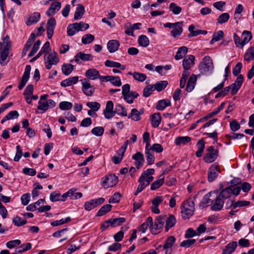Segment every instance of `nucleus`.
Returning <instances> with one entry per match:
<instances>
[{
	"label": "nucleus",
	"instance_id": "f257e3e1",
	"mask_svg": "<svg viewBox=\"0 0 254 254\" xmlns=\"http://www.w3.org/2000/svg\"><path fill=\"white\" fill-rule=\"evenodd\" d=\"M0 42V63L1 65H5L7 62L6 60L9 54V50L11 47L9 37L6 35Z\"/></svg>",
	"mask_w": 254,
	"mask_h": 254
},
{
	"label": "nucleus",
	"instance_id": "f03ea898",
	"mask_svg": "<svg viewBox=\"0 0 254 254\" xmlns=\"http://www.w3.org/2000/svg\"><path fill=\"white\" fill-rule=\"evenodd\" d=\"M198 69L200 73L203 75L210 74L214 69L213 62L211 58L209 56L204 57L199 65Z\"/></svg>",
	"mask_w": 254,
	"mask_h": 254
},
{
	"label": "nucleus",
	"instance_id": "7ed1b4c3",
	"mask_svg": "<svg viewBox=\"0 0 254 254\" xmlns=\"http://www.w3.org/2000/svg\"><path fill=\"white\" fill-rule=\"evenodd\" d=\"M89 27L88 24L80 22L69 24L67 28V33L69 36H73L80 31H84Z\"/></svg>",
	"mask_w": 254,
	"mask_h": 254
},
{
	"label": "nucleus",
	"instance_id": "20e7f679",
	"mask_svg": "<svg viewBox=\"0 0 254 254\" xmlns=\"http://www.w3.org/2000/svg\"><path fill=\"white\" fill-rule=\"evenodd\" d=\"M194 209V203L192 200H188L184 202L181 210L182 216L183 219H188L193 214Z\"/></svg>",
	"mask_w": 254,
	"mask_h": 254
},
{
	"label": "nucleus",
	"instance_id": "39448f33",
	"mask_svg": "<svg viewBox=\"0 0 254 254\" xmlns=\"http://www.w3.org/2000/svg\"><path fill=\"white\" fill-rule=\"evenodd\" d=\"M45 64L47 69H50L53 65L59 62V58L56 52L47 53L44 56Z\"/></svg>",
	"mask_w": 254,
	"mask_h": 254
},
{
	"label": "nucleus",
	"instance_id": "423d86ee",
	"mask_svg": "<svg viewBox=\"0 0 254 254\" xmlns=\"http://www.w3.org/2000/svg\"><path fill=\"white\" fill-rule=\"evenodd\" d=\"M206 153L203 156V160L207 163L213 162L217 158L218 151L215 149L214 146H210L206 149Z\"/></svg>",
	"mask_w": 254,
	"mask_h": 254
},
{
	"label": "nucleus",
	"instance_id": "0eeeda50",
	"mask_svg": "<svg viewBox=\"0 0 254 254\" xmlns=\"http://www.w3.org/2000/svg\"><path fill=\"white\" fill-rule=\"evenodd\" d=\"M166 221V215H161L157 217L154 221V226L151 228V232L153 234H158L163 228Z\"/></svg>",
	"mask_w": 254,
	"mask_h": 254
},
{
	"label": "nucleus",
	"instance_id": "6e6552de",
	"mask_svg": "<svg viewBox=\"0 0 254 254\" xmlns=\"http://www.w3.org/2000/svg\"><path fill=\"white\" fill-rule=\"evenodd\" d=\"M102 186L105 188L115 186L118 183V178L114 174L107 175L102 179Z\"/></svg>",
	"mask_w": 254,
	"mask_h": 254
},
{
	"label": "nucleus",
	"instance_id": "1a4fd4ad",
	"mask_svg": "<svg viewBox=\"0 0 254 254\" xmlns=\"http://www.w3.org/2000/svg\"><path fill=\"white\" fill-rule=\"evenodd\" d=\"M220 173L219 165L217 163L211 165L208 170V181L212 182L215 181Z\"/></svg>",
	"mask_w": 254,
	"mask_h": 254
},
{
	"label": "nucleus",
	"instance_id": "9d476101",
	"mask_svg": "<svg viewBox=\"0 0 254 254\" xmlns=\"http://www.w3.org/2000/svg\"><path fill=\"white\" fill-rule=\"evenodd\" d=\"M114 104L112 101H108L106 103V108L103 111L105 118L110 119L115 115V110H113Z\"/></svg>",
	"mask_w": 254,
	"mask_h": 254
},
{
	"label": "nucleus",
	"instance_id": "9b49d317",
	"mask_svg": "<svg viewBox=\"0 0 254 254\" xmlns=\"http://www.w3.org/2000/svg\"><path fill=\"white\" fill-rule=\"evenodd\" d=\"M195 57L193 55H189L183 61L184 71H189L194 64Z\"/></svg>",
	"mask_w": 254,
	"mask_h": 254
},
{
	"label": "nucleus",
	"instance_id": "f8f14e48",
	"mask_svg": "<svg viewBox=\"0 0 254 254\" xmlns=\"http://www.w3.org/2000/svg\"><path fill=\"white\" fill-rule=\"evenodd\" d=\"M176 239L174 236L169 237L165 241L163 246V248L165 250V254H171L172 253V247L175 243Z\"/></svg>",
	"mask_w": 254,
	"mask_h": 254
},
{
	"label": "nucleus",
	"instance_id": "ddd939ff",
	"mask_svg": "<svg viewBox=\"0 0 254 254\" xmlns=\"http://www.w3.org/2000/svg\"><path fill=\"white\" fill-rule=\"evenodd\" d=\"M31 69V67L30 65H27L26 66L24 72L21 80V82L18 86V89L19 90L23 89V88L26 84L27 81L28 80L30 77Z\"/></svg>",
	"mask_w": 254,
	"mask_h": 254
},
{
	"label": "nucleus",
	"instance_id": "4468645a",
	"mask_svg": "<svg viewBox=\"0 0 254 254\" xmlns=\"http://www.w3.org/2000/svg\"><path fill=\"white\" fill-rule=\"evenodd\" d=\"M93 57L91 54L79 52L74 56V61L77 64H79L80 61H91L93 60Z\"/></svg>",
	"mask_w": 254,
	"mask_h": 254
},
{
	"label": "nucleus",
	"instance_id": "2eb2a0df",
	"mask_svg": "<svg viewBox=\"0 0 254 254\" xmlns=\"http://www.w3.org/2000/svg\"><path fill=\"white\" fill-rule=\"evenodd\" d=\"M82 89L87 96H91L94 92V88L91 85L89 81L84 79L82 82Z\"/></svg>",
	"mask_w": 254,
	"mask_h": 254
},
{
	"label": "nucleus",
	"instance_id": "dca6fc26",
	"mask_svg": "<svg viewBox=\"0 0 254 254\" xmlns=\"http://www.w3.org/2000/svg\"><path fill=\"white\" fill-rule=\"evenodd\" d=\"M56 25V21L55 18L52 17L48 20L47 26V33L49 39H51L53 35Z\"/></svg>",
	"mask_w": 254,
	"mask_h": 254
},
{
	"label": "nucleus",
	"instance_id": "f3484780",
	"mask_svg": "<svg viewBox=\"0 0 254 254\" xmlns=\"http://www.w3.org/2000/svg\"><path fill=\"white\" fill-rule=\"evenodd\" d=\"M183 22H176L175 26L174 27L173 30L171 32V35L174 38H176L178 36H180L182 34L183 31Z\"/></svg>",
	"mask_w": 254,
	"mask_h": 254
},
{
	"label": "nucleus",
	"instance_id": "a211bd4d",
	"mask_svg": "<svg viewBox=\"0 0 254 254\" xmlns=\"http://www.w3.org/2000/svg\"><path fill=\"white\" fill-rule=\"evenodd\" d=\"M61 7V3L60 2H54L52 3L51 6L47 10L46 14L49 16L53 15L60 9Z\"/></svg>",
	"mask_w": 254,
	"mask_h": 254
},
{
	"label": "nucleus",
	"instance_id": "6ab92c4d",
	"mask_svg": "<svg viewBox=\"0 0 254 254\" xmlns=\"http://www.w3.org/2000/svg\"><path fill=\"white\" fill-rule=\"evenodd\" d=\"M132 158L135 160V165L137 169H139L142 167L144 159L143 155L139 152L134 154L132 156Z\"/></svg>",
	"mask_w": 254,
	"mask_h": 254
},
{
	"label": "nucleus",
	"instance_id": "aec40b11",
	"mask_svg": "<svg viewBox=\"0 0 254 254\" xmlns=\"http://www.w3.org/2000/svg\"><path fill=\"white\" fill-rule=\"evenodd\" d=\"M153 219L151 217H148L146 221L143 223L139 227L138 230L142 233H145L146 230L149 228L151 230V227H153Z\"/></svg>",
	"mask_w": 254,
	"mask_h": 254
},
{
	"label": "nucleus",
	"instance_id": "412c9836",
	"mask_svg": "<svg viewBox=\"0 0 254 254\" xmlns=\"http://www.w3.org/2000/svg\"><path fill=\"white\" fill-rule=\"evenodd\" d=\"M120 46V42L117 40H111L107 44V49L111 53L116 52L119 49Z\"/></svg>",
	"mask_w": 254,
	"mask_h": 254
},
{
	"label": "nucleus",
	"instance_id": "4be33fe9",
	"mask_svg": "<svg viewBox=\"0 0 254 254\" xmlns=\"http://www.w3.org/2000/svg\"><path fill=\"white\" fill-rule=\"evenodd\" d=\"M237 242L233 241L228 243L223 250L222 254H232L237 247Z\"/></svg>",
	"mask_w": 254,
	"mask_h": 254
},
{
	"label": "nucleus",
	"instance_id": "5701e85b",
	"mask_svg": "<svg viewBox=\"0 0 254 254\" xmlns=\"http://www.w3.org/2000/svg\"><path fill=\"white\" fill-rule=\"evenodd\" d=\"M224 203V200L218 195L212 205L211 209L213 211H219L223 208Z\"/></svg>",
	"mask_w": 254,
	"mask_h": 254
},
{
	"label": "nucleus",
	"instance_id": "b1692460",
	"mask_svg": "<svg viewBox=\"0 0 254 254\" xmlns=\"http://www.w3.org/2000/svg\"><path fill=\"white\" fill-rule=\"evenodd\" d=\"M197 78L195 75L192 74L189 79L188 82L187 84L186 90L188 92H191L194 89Z\"/></svg>",
	"mask_w": 254,
	"mask_h": 254
},
{
	"label": "nucleus",
	"instance_id": "393cba45",
	"mask_svg": "<svg viewBox=\"0 0 254 254\" xmlns=\"http://www.w3.org/2000/svg\"><path fill=\"white\" fill-rule=\"evenodd\" d=\"M78 76H72L68 78L61 82V85L63 87L71 86L76 83L78 81Z\"/></svg>",
	"mask_w": 254,
	"mask_h": 254
},
{
	"label": "nucleus",
	"instance_id": "a878e982",
	"mask_svg": "<svg viewBox=\"0 0 254 254\" xmlns=\"http://www.w3.org/2000/svg\"><path fill=\"white\" fill-rule=\"evenodd\" d=\"M40 14L39 12H34L32 14L26 21L27 25L30 26L38 22L40 19Z\"/></svg>",
	"mask_w": 254,
	"mask_h": 254
},
{
	"label": "nucleus",
	"instance_id": "bb28decb",
	"mask_svg": "<svg viewBox=\"0 0 254 254\" xmlns=\"http://www.w3.org/2000/svg\"><path fill=\"white\" fill-rule=\"evenodd\" d=\"M165 222V230L167 232L170 228L175 225L176 223V219L173 215L170 214L167 218H166Z\"/></svg>",
	"mask_w": 254,
	"mask_h": 254
},
{
	"label": "nucleus",
	"instance_id": "cd10ccee",
	"mask_svg": "<svg viewBox=\"0 0 254 254\" xmlns=\"http://www.w3.org/2000/svg\"><path fill=\"white\" fill-rule=\"evenodd\" d=\"M143 113L142 110L138 111L136 109H132L131 111V113L128 115V118H131L134 121H138L140 120V115Z\"/></svg>",
	"mask_w": 254,
	"mask_h": 254
},
{
	"label": "nucleus",
	"instance_id": "c85d7f7f",
	"mask_svg": "<svg viewBox=\"0 0 254 254\" xmlns=\"http://www.w3.org/2000/svg\"><path fill=\"white\" fill-rule=\"evenodd\" d=\"M85 75L87 77L92 80L98 78L100 76L99 71L95 68L89 69L86 71Z\"/></svg>",
	"mask_w": 254,
	"mask_h": 254
},
{
	"label": "nucleus",
	"instance_id": "c756f323",
	"mask_svg": "<svg viewBox=\"0 0 254 254\" xmlns=\"http://www.w3.org/2000/svg\"><path fill=\"white\" fill-rule=\"evenodd\" d=\"M128 75H131L133 76V78L138 81L143 82L146 79V75L142 73L138 72H128L127 73Z\"/></svg>",
	"mask_w": 254,
	"mask_h": 254
},
{
	"label": "nucleus",
	"instance_id": "7c9ffc66",
	"mask_svg": "<svg viewBox=\"0 0 254 254\" xmlns=\"http://www.w3.org/2000/svg\"><path fill=\"white\" fill-rule=\"evenodd\" d=\"M161 117L160 113H155L152 115L151 117V123L152 127H157L161 123Z\"/></svg>",
	"mask_w": 254,
	"mask_h": 254
},
{
	"label": "nucleus",
	"instance_id": "2f4dec72",
	"mask_svg": "<svg viewBox=\"0 0 254 254\" xmlns=\"http://www.w3.org/2000/svg\"><path fill=\"white\" fill-rule=\"evenodd\" d=\"M164 182V176L163 174L159 176L158 180L154 181L151 185L150 189L151 190H156L159 188Z\"/></svg>",
	"mask_w": 254,
	"mask_h": 254
},
{
	"label": "nucleus",
	"instance_id": "473e14b6",
	"mask_svg": "<svg viewBox=\"0 0 254 254\" xmlns=\"http://www.w3.org/2000/svg\"><path fill=\"white\" fill-rule=\"evenodd\" d=\"M105 65L107 67L120 68L122 70H125L126 68V65L121 64L120 63L107 60L105 62Z\"/></svg>",
	"mask_w": 254,
	"mask_h": 254
},
{
	"label": "nucleus",
	"instance_id": "72a5a7b5",
	"mask_svg": "<svg viewBox=\"0 0 254 254\" xmlns=\"http://www.w3.org/2000/svg\"><path fill=\"white\" fill-rule=\"evenodd\" d=\"M139 94L134 91H131L128 94H125L124 96V100L128 103L131 104L133 103L135 98H136Z\"/></svg>",
	"mask_w": 254,
	"mask_h": 254
},
{
	"label": "nucleus",
	"instance_id": "f704fd0d",
	"mask_svg": "<svg viewBox=\"0 0 254 254\" xmlns=\"http://www.w3.org/2000/svg\"><path fill=\"white\" fill-rule=\"evenodd\" d=\"M215 191H210L205 194L204 197H203L202 201L200 203V206L202 207H204L206 206H208L210 204L212 203V201L210 199V197L211 196V194L213 193H215Z\"/></svg>",
	"mask_w": 254,
	"mask_h": 254
},
{
	"label": "nucleus",
	"instance_id": "c9c22d12",
	"mask_svg": "<svg viewBox=\"0 0 254 254\" xmlns=\"http://www.w3.org/2000/svg\"><path fill=\"white\" fill-rule=\"evenodd\" d=\"M85 12V9L84 6L81 4H78L77 7H76L74 15V18L75 20H79L80 19L83 15Z\"/></svg>",
	"mask_w": 254,
	"mask_h": 254
},
{
	"label": "nucleus",
	"instance_id": "e433bc0d",
	"mask_svg": "<svg viewBox=\"0 0 254 254\" xmlns=\"http://www.w3.org/2000/svg\"><path fill=\"white\" fill-rule=\"evenodd\" d=\"M188 52V48L187 47L182 46L179 48L176 55L175 56V59L176 60H179L183 59Z\"/></svg>",
	"mask_w": 254,
	"mask_h": 254
},
{
	"label": "nucleus",
	"instance_id": "4c0bfd02",
	"mask_svg": "<svg viewBox=\"0 0 254 254\" xmlns=\"http://www.w3.org/2000/svg\"><path fill=\"white\" fill-rule=\"evenodd\" d=\"M230 203V206H232L233 209H235L237 207L249 206L251 202L249 201L242 200L235 202H234L233 201H231Z\"/></svg>",
	"mask_w": 254,
	"mask_h": 254
},
{
	"label": "nucleus",
	"instance_id": "58836bf2",
	"mask_svg": "<svg viewBox=\"0 0 254 254\" xmlns=\"http://www.w3.org/2000/svg\"><path fill=\"white\" fill-rule=\"evenodd\" d=\"M232 194V188L231 187H227L222 190L218 196L223 200L224 199L229 198Z\"/></svg>",
	"mask_w": 254,
	"mask_h": 254
},
{
	"label": "nucleus",
	"instance_id": "ea45409f",
	"mask_svg": "<svg viewBox=\"0 0 254 254\" xmlns=\"http://www.w3.org/2000/svg\"><path fill=\"white\" fill-rule=\"evenodd\" d=\"M191 140L189 136H179L175 139V143L176 145H185Z\"/></svg>",
	"mask_w": 254,
	"mask_h": 254
},
{
	"label": "nucleus",
	"instance_id": "a19ab883",
	"mask_svg": "<svg viewBox=\"0 0 254 254\" xmlns=\"http://www.w3.org/2000/svg\"><path fill=\"white\" fill-rule=\"evenodd\" d=\"M243 40L242 41V47L248 43L252 38V35L251 32L248 31H244L242 35Z\"/></svg>",
	"mask_w": 254,
	"mask_h": 254
},
{
	"label": "nucleus",
	"instance_id": "79ce46f5",
	"mask_svg": "<svg viewBox=\"0 0 254 254\" xmlns=\"http://www.w3.org/2000/svg\"><path fill=\"white\" fill-rule=\"evenodd\" d=\"M197 151L196 152V156L200 157L202 156V154L205 148V142L203 139H200L197 143Z\"/></svg>",
	"mask_w": 254,
	"mask_h": 254
},
{
	"label": "nucleus",
	"instance_id": "37998d69",
	"mask_svg": "<svg viewBox=\"0 0 254 254\" xmlns=\"http://www.w3.org/2000/svg\"><path fill=\"white\" fill-rule=\"evenodd\" d=\"M143 177V176H141L138 179V182L139 184L134 193L135 195H137L138 193L142 191L148 185L142 180Z\"/></svg>",
	"mask_w": 254,
	"mask_h": 254
},
{
	"label": "nucleus",
	"instance_id": "c03bdc74",
	"mask_svg": "<svg viewBox=\"0 0 254 254\" xmlns=\"http://www.w3.org/2000/svg\"><path fill=\"white\" fill-rule=\"evenodd\" d=\"M116 113L123 117H126L127 115V109L121 104H118L116 106L115 114Z\"/></svg>",
	"mask_w": 254,
	"mask_h": 254
},
{
	"label": "nucleus",
	"instance_id": "a18cd8bd",
	"mask_svg": "<svg viewBox=\"0 0 254 254\" xmlns=\"http://www.w3.org/2000/svg\"><path fill=\"white\" fill-rule=\"evenodd\" d=\"M224 36V33L222 30H219L213 34L212 38L210 41V44L212 45L214 42L220 40Z\"/></svg>",
	"mask_w": 254,
	"mask_h": 254
},
{
	"label": "nucleus",
	"instance_id": "49530a36",
	"mask_svg": "<svg viewBox=\"0 0 254 254\" xmlns=\"http://www.w3.org/2000/svg\"><path fill=\"white\" fill-rule=\"evenodd\" d=\"M74 69V66L70 64H64L62 66L63 73L65 75H69Z\"/></svg>",
	"mask_w": 254,
	"mask_h": 254
},
{
	"label": "nucleus",
	"instance_id": "de8ad7c7",
	"mask_svg": "<svg viewBox=\"0 0 254 254\" xmlns=\"http://www.w3.org/2000/svg\"><path fill=\"white\" fill-rule=\"evenodd\" d=\"M254 59V47H250L244 55V60L250 62Z\"/></svg>",
	"mask_w": 254,
	"mask_h": 254
},
{
	"label": "nucleus",
	"instance_id": "09e8293b",
	"mask_svg": "<svg viewBox=\"0 0 254 254\" xmlns=\"http://www.w3.org/2000/svg\"><path fill=\"white\" fill-rule=\"evenodd\" d=\"M138 43L140 46L146 47L149 44V40L147 36L142 35L138 37Z\"/></svg>",
	"mask_w": 254,
	"mask_h": 254
},
{
	"label": "nucleus",
	"instance_id": "8fccbe9b",
	"mask_svg": "<svg viewBox=\"0 0 254 254\" xmlns=\"http://www.w3.org/2000/svg\"><path fill=\"white\" fill-rule=\"evenodd\" d=\"M168 84V83L167 81L163 80L157 82L153 86L155 90L158 91H161L166 88Z\"/></svg>",
	"mask_w": 254,
	"mask_h": 254
},
{
	"label": "nucleus",
	"instance_id": "3c124183",
	"mask_svg": "<svg viewBox=\"0 0 254 254\" xmlns=\"http://www.w3.org/2000/svg\"><path fill=\"white\" fill-rule=\"evenodd\" d=\"M71 219L70 217H67L65 219L55 220L51 223L52 226L56 227L70 222Z\"/></svg>",
	"mask_w": 254,
	"mask_h": 254
},
{
	"label": "nucleus",
	"instance_id": "603ef678",
	"mask_svg": "<svg viewBox=\"0 0 254 254\" xmlns=\"http://www.w3.org/2000/svg\"><path fill=\"white\" fill-rule=\"evenodd\" d=\"M170 105L171 103L169 101H166L165 100H162L158 101V102L157 103L156 105V109L158 110L162 111L166 107L170 106Z\"/></svg>",
	"mask_w": 254,
	"mask_h": 254
},
{
	"label": "nucleus",
	"instance_id": "864d4df0",
	"mask_svg": "<svg viewBox=\"0 0 254 254\" xmlns=\"http://www.w3.org/2000/svg\"><path fill=\"white\" fill-rule=\"evenodd\" d=\"M112 207V205L111 204H106L102 206L99 210L98 211V216H102L105 214L106 213L109 212Z\"/></svg>",
	"mask_w": 254,
	"mask_h": 254
},
{
	"label": "nucleus",
	"instance_id": "5fc2aeb1",
	"mask_svg": "<svg viewBox=\"0 0 254 254\" xmlns=\"http://www.w3.org/2000/svg\"><path fill=\"white\" fill-rule=\"evenodd\" d=\"M169 9L174 14L176 15L180 14L182 10V9L180 6L177 5V4L174 2H172L170 4Z\"/></svg>",
	"mask_w": 254,
	"mask_h": 254
},
{
	"label": "nucleus",
	"instance_id": "6e6d98bb",
	"mask_svg": "<svg viewBox=\"0 0 254 254\" xmlns=\"http://www.w3.org/2000/svg\"><path fill=\"white\" fill-rule=\"evenodd\" d=\"M12 222L16 226H21L26 224L27 221L19 216H16L13 218Z\"/></svg>",
	"mask_w": 254,
	"mask_h": 254
},
{
	"label": "nucleus",
	"instance_id": "4d7b16f0",
	"mask_svg": "<svg viewBox=\"0 0 254 254\" xmlns=\"http://www.w3.org/2000/svg\"><path fill=\"white\" fill-rule=\"evenodd\" d=\"M111 221V226L112 227H116L121 225L124 223L126 219L123 217L117 218L113 219H110Z\"/></svg>",
	"mask_w": 254,
	"mask_h": 254
},
{
	"label": "nucleus",
	"instance_id": "13d9d810",
	"mask_svg": "<svg viewBox=\"0 0 254 254\" xmlns=\"http://www.w3.org/2000/svg\"><path fill=\"white\" fill-rule=\"evenodd\" d=\"M94 35L91 34H85L82 38V42L84 44H88L91 43L94 40Z\"/></svg>",
	"mask_w": 254,
	"mask_h": 254
},
{
	"label": "nucleus",
	"instance_id": "bf43d9fd",
	"mask_svg": "<svg viewBox=\"0 0 254 254\" xmlns=\"http://www.w3.org/2000/svg\"><path fill=\"white\" fill-rule=\"evenodd\" d=\"M154 90L155 89L153 85H149L146 86L143 89V96L145 97H149Z\"/></svg>",
	"mask_w": 254,
	"mask_h": 254
},
{
	"label": "nucleus",
	"instance_id": "052dcab7",
	"mask_svg": "<svg viewBox=\"0 0 254 254\" xmlns=\"http://www.w3.org/2000/svg\"><path fill=\"white\" fill-rule=\"evenodd\" d=\"M91 133L97 136H102L104 132V128L102 127H97L91 130Z\"/></svg>",
	"mask_w": 254,
	"mask_h": 254
},
{
	"label": "nucleus",
	"instance_id": "680f3d73",
	"mask_svg": "<svg viewBox=\"0 0 254 254\" xmlns=\"http://www.w3.org/2000/svg\"><path fill=\"white\" fill-rule=\"evenodd\" d=\"M230 15L228 13L225 12L221 14L217 18V22L219 24H223L229 20Z\"/></svg>",
	"mask_w": 254,
	"mask_h": 254
},
{
	"label": "nucleus",
	"instance_id": "e2e57ef3",
	"mask_svg": "<svg viewBox=\"0 0 254 254\" xmlns=\"http://www.w3.org/2000/svg\"><path fill=\"white\" fill-rule=\"evenodd\" d=\"M189 75V71H183L180 79V86L181 88H183L185 87L187 79Z\"/></svg>",
	"mask_w": 254,
	"mask_h": 254
},
{
	"label": "nucleus",
	"instance_id": "0e129e2a",
	"mask_svg": "<svg viewBox=\"0 0 254 254\" xmlns=\"http://www.w3.org/2000/svg\"><path fill=\"white\" fill-rule=\"evenodd\" d=\"M59 107L62 110H68L72 108V104L69 102L63 101L60 103Z\"/></svg>",
	"mask_w": 254,
	"mask_h": 254
},
{
	"label": "nucleus",
	"instance_id": "69168bd1",
	"mask_svg": "<svg viewBox=\"0 0 254 254\" xmlns=\"http://www.w3.org/2000/svg\"><path fill=\"white\" fill-rule=\"evenodd\" d=\"M125 28H126V30L125 31V33L127 35L133 36V29L132 27L131 23L129 22L126 23L124 25Z\"/></svg>",
	"mask_w": 254,
	"mask_h": 254
},
{
	"label": "nucleus",
	"instance_id": "338daca9",
	"mask_svg": "<svg viewBox=\"0 0 254 254\" xmlns=\"http://www.w3.org/2000/svg\"><path fill=\"white\" fill-rule=\"evenodd\" d=\"M86 106L94 110V111H97L101 107L100 104L97 102H89L86 104Z\"/></svg>",
	"mask_w": 254,
	"mask_h": 254
},
{
	"label": "nucleus",
	"instance_id": "774afa93",
	"mask_svg": "<svg viewBox=\"0 0 254 254\" xmlns=\"http://www.w3.org/2000/svg\"><path fill=\"white\" fill-rule=\"evenodd\" d=\"M146 156L147 163L148 165H150L154 163L155 161V157L152 151L147 152L145 153Z\"/></svg>",
	"mask_w": 254,
	"mask_h": 254
}]
</instances>
